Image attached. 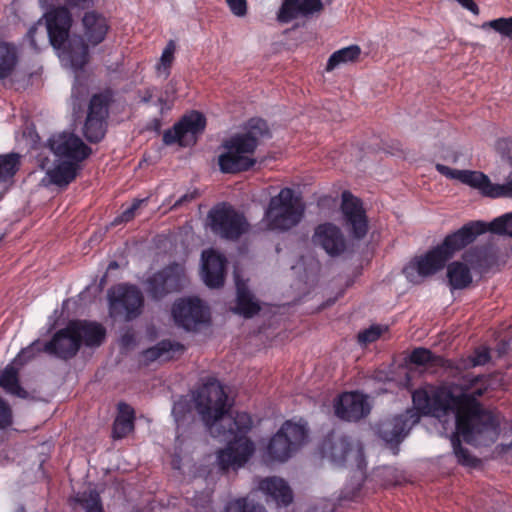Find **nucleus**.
I'll return each instance as SVG.
<instances>
[{
    "label": "nucleus",
    "instance_id": "obj_18",
    "mask_svg": "<svg viewBox=\"0 0 512 512\" xmlns=\"http://www.w3.org/2000/svg\"><path fill=\"white\" fill-rule=\"evenodd\" d=\"M202 277L209 288L223 286L226 274V258L219 252L211 249L202 252Z\"/></svg>",
    "mask_w": 512,
    "mask_h": 512
},
{
    "label": "nucleus",
    "instance_id": "obj_20",
    "mask_svg": "<svg viewBox=\"0 0 512 512\" xmlns=\"http://www.w3.org/2000/svg\"><path fill=\"white\" fill-rule=\"evenodd\" d=\"M463 229L468 230V239L470 244L476 240V238L488 231L497 235H507L512 237V212L503 214L490 223H486L481 220L470 221L464 224Z\"/></svg>",
    "mask_w": 512,
    "mask_h": 512
},
{
    "label": "nucleus",
    "instance_id": "obj_38",
    "mask_svg": "<svg viewBox=\"0 0 512 512\" xmlns=\"http://www.w3.org/2000/svg\"><path fill=\"white\" fill-rule=\"evenodd\" d=\"M20 158V155L14 152L0 154V181L14 177L20 167Z\"/></svg>",
    "mask_w": 512,
    "mask_h": 512
},
{
    "label": "nucleus",
    "instance_id": "obj_26",
    "mask_svg": "<svg viewBox=\"0 0 512 512\" xmlns=\"http://www.w3.org/2000/svg\"><path fill=\"white\" fill-rule=\"evenodd\" d=\"M135 428V410L125 403L119 402L117 405V416L112 427L113 439H123L127 437Z\"/></svg>",
    "mask_w": 512,
    "mask_h": 512
},
{
    "label": "nucleus",
    "instance_id": "obj_53",
    "mask_svg": "<svg viewBox=\"0 0 512 512\" xmlns=\"http://www.w3.org/2000/svg\"><path fill=\"white\" fill-rule=\"evenodd\" d=\"M154 96V88H147L143 92V96L141 97L142 103H149Z\"/></svg>",
    "mask_w": 512,
    "mask_h": 512
},
{
    "label": "nucleus",
    "instance_id": "obj_13",
    "mask_svg": "<svg viewBox=\"0 0 512 512\" xmlns=\"http://www.w3.org/2000/svg\"><path fill=\"white\" fill-rule=\"evenodd\" d=\"M172 316L176 325L187 331H195L210 320L209 312L197 297L177 300L172 307Z\"/></svg>",
    "mask_w": 512,
    "mask_h": 512
},
{
    "label": "nucleus",
    "instance_id": "obj_43",
    "mask_svg": "<svg viewBox=\"0 0 512 512\" xmlns=\"http://www.w3.org/2000/svg\"><path fill=\"white\" fill-rule=\"evenodd\" d=\"M492 28L496 32L500 33L502 36H505L512 40V17L509 18H497L483 24V28Z\"/></svg>",
    "mask_w": 512,
    "mask_h": 512
},
{
    "label": "nucleus",
    "instance_id": "obj_10",
    "mask_svg": "<svg viewBox=\"0 0 512 512\" xmlns=\"http://www.w3.org/2000/svg\"><path fill=\"white\" fill-rule=\"evenodd\" d=\"M340 211L349 235L355 240L364 239L369 231V220L362 200L345 190L341 194Z\"/></svg>",
    "mask_w": 512,
    "mask_h": 512
},
{
    "label": "nucleus",
    "instance_id": "obj_41",
    "mask_svg": "<svg viewBox=\"0 0 512 512\" xmlns=\"http://www.w3.org/2000/svg\"><path fill=\"white\" fill-rule=\"evenodd\" d=\"M44 343L40 340H35L26 348H23L15 358V362L19 365H24L34 359L38 354L45 352L43 349Z\"/></svg>",
    "mask_w": 512,
    "mask_h": 512
},
{
    "label": "nucleus",
    "instance_id": "obj_33",
    "mask_svg": "<svg viewBox=\"0 0 512 512\" xmlns=\"http://www.w3.org/2000/svg\"><path fill=\"white\" fill-rule=\"evenodd\" d=\"M361 49L358 45H350L331 54L327 61L326 70L332 71L341 64L354 63L358 60Z\"/></svg>",
    "mask_w": 512,
    "mask_h": 512
},
{
    "label": "nucleus",
    "instance_id": "obj_47",
    "mask_svg": "<svg viewBox=\"0 0 512 512\" xmlns=\"http://www.w3.org/2000/svg\"><path fill=\"white\" fill-rule=\"evenodd\" d=\"M491 359L489 349L487 348H478L473 354L469 357V362L471 367H476L480 365H485Z\"/></svg>",
    "mask_w": 512,
    "mask_h": 512
},
{
    "label": "nucleus",
    "instance_id": "obj_17",
    "mask_svg": "<svg viewBox=\"0 0 512 512\" xmlns=\"http://www.w3.org/2000/svg\"><path fill=\"white\" fill-rule=\"evenodd\" d=\"M313 242L332 257L343 254L347 247L342 231L333 223L318 225L313 235Z\"/></svg>",
    "mask_w": 512,
    "mask_h": 512
},
{
    "label": "nucleus",
    "instance_id": "obj_44",
    "mask_svg": "<svg viewBox=\"0 0 512 512\" xmlns=\"http://www.w3.org/2000/svg\"><path fill=\"white\" fill-rule=\"evenodd\" d=\"M386 329L387 328H383L381 325H372L358 333V343L365 346L373 343L381 337Z\"/></svg>",
    "mask_w": 512,
    "mask_h": 512
},
{
    "label": "nucleus",
    "instance_id": "obj_9",
    "mask_svg": "<svg viewBox=\"0 0 512 512\" xmlns=\"http://www.w3.org/2000/svg\"><path fill=\"white\" fill-rule=\"evenodd\" d=\"M207 218L211 231L228 240L239 239L246 232L248 226L245 217L227 203L213 207Z\"/></svg>",
    "mask_w": 512,
    "mask_h": 512
},
{
    "label": "nucleus",
    "instance_id": "obj_22",
    "mask_svg": "<svg viewBox=\"0 0 512 512\" xmlns=\"http://www.w3.org/2000/svg\"><path fill=\"white\" fill-rule=\"evenodd\" d=\"M236 299L235 306L231 309L234 314L250 319L257 315L261 306L254 294L250 291L247 281L239 275H235Z\"/></svg>",
    "mask_w": 512,
    "mask_h": 512
},
{
    "label": "nucleus",
    "instance_id": "obj_31",
    "mask_svg": "<svg viewBox=\"0 0 512 512\" xmlns=\"http://www.w3.org/2000/svg\"><path fill=\"white\" fill-rule=\"evenodd\" d=\"M0 387L13 396L25 399L28 392L20 385L18 369L8 365L0 374Z\"/></svg>",
    "mask_w": 512,
    "mask_h": 512
},
{
    "label": "nucleus",
    "instance_id": "obj_52",
    "mask_svg": "<svg viewBox=\"0 0 512 512\" xmlns=\"http://www.w3.org/2000/svg\"><path fill=\"white\" fill-rule=\"evenodd\" d=\"M134 342V335L126 332L121 336V345L124 347L130 346Z\"/></svg>",
    "mask_w": 512,
    "mask_h": 512
},
{
    "label": "nucleus",
    "instance_id": "obj_16",
    "mask_svg": "<svg viewBox=\"0 0 512 512\" xmlns=\"http://www.w3.org/2000/svg\"><path fill=\"white\" fill-rule=\"evenodd\" d=\"M45 353L63 360L73 358L80 350V343L76 338L70 323L65 328L58 330L50 341L44 343Z\"/></svg>",
    "mask_w": 512,
    "mask_h": 512
},
{
    "label": "nucleus",
    "instance_id": "obj_28",
    "mask_svg": "<svg viewBox=\"0 0 512 512\" xmlns=\"http://www.w3.org/2000/svg\"><path fill=\"white\" fill-rule=\"evenodd\" d=\"M115 91L108 87L91 96L87 116L106 119L109 116V107L114 102Z\"/></svg>",
    "mask_w": 512,
    "mask_h": 512
},
{
    "label": "nucleus",
    "instance_id": "obj_49",
    "mask_svg": "<svg viewBox=\"0 0 512 512\" xmlns=\"http://www.w3.org/2000/svg\"><path fill=\"white\" fill-rule=\"evenodd\" d=\"M199 196H200V194L197 189L188 191L187 193L182 195L178 200L175 201V203L172 206V209H177L179 207L185 206L188 203H191L192 201L197 199Z\"/></svg>",
    "mask_w": 512,
    "mask_h": 512
},
{
    "label": "nucleus",
    "instance_id": "obj_8",
    "mask_svg": "<svg viewBox=\"0 0 512 512\" xmlns=\"http://www.w3.org/2000/svg\"><path fill=\"white\" fill-rule=\"evenodd\" d=\"M108 296L109 314L112 318L131 321L141 314L144 297L137 286L120 284Z\"/></svg>",
    "mask_w": 512,
    "mask_h": 512
},
{
    "label": "nucleus",
    "instance_id": "obj_35",
    "mask_svg": "<svg viewBox=\"0 0 512 512\" xmlns=\"http://www.w3.org/2000/svg\"><path fill=\"white\" fill-rule=\"evenodd\" d=\"M460 436L464 438L463 434L460 433L457 428L456 432L451 436V445L458 464L465 467H476L479 464V459L473 456L467 448L462 446Z\"/></svg>",
    "mask_w": 512,
    "mask_h": 512
},
{
    "label": "nucleus",
    "instance_id": "obj_15",
    "mask_svg": "<svg viewBox=\"0 0 512 512\" xmlns=\"http://www.w3.org/2000/svg\"><path fill=\"white\" fill-rule=\"evenodd\" d=\"M335 416L345 422H358L371 412L366 395L359 391L343 392L333 403Z\"/></svg>",
    "mask_w": 512,
    "mask_h": 512
},
{
    "label": "nucleus",
    "instance_id": "obj_6",
    "mask_svg": "<svg viewBox=\"0 0 512 512\" xmlns=\"http://www.w3.org/2000/svg\"><path fill=\"white\" fill-rule=\"evenodd\" d=\"M308 428L306 424L285 421L280 429L270 438L265 458L269 462H285L306 442Z\"/></svg>",
    "mask_w": 512,
    "mask_h": 512
},
{
    "label": "nucleus",
    "instance_id": "obj_55",
    "mask_svg": "<svg viewBox=\"0 0 512 512\" xmlns=\"http://www.w3.org/2000/svg\"><path fill=\"white\" fill-rule=\"evenodd\" d=\"M157 105L161 106V108L164 107V105L166 104V99H164L163 97H159L157 99V102H156ZM163 109H161L162 111Z\"/></svg>",
    "mask_w": 512,
    "mask_h": 512
},
{
    "label": "nucleus",
    "instance_id": "obj_54",
    "mask_svg": "<svg viewBox=\"0 0 512 512\" xmlns=\"http://www.w3.org/2000/svg\"><path fill=\"white\" fill-rule=\"evenodd\" d=\"M161 127V120L158 118H154L150 123V129H153L155 131H158Z\"/></svg>",
    "mask_w": 512,
    "mask_h": 512
},
{
    "label": "nucleus",
    "instance_id": "obj_14",
    "mask_svg": "<svg viewBox=\"0 0 512 512\" xmlns=\"http://www.w3.org/2000/svg\"><path fill=\"white\" fill-rule=\"evenodd\" d=\"M48 147L56 157L77 163H81L92 153L91 148L71 132L52 135L48 139Z\"/></svg>",
    "mask_w": 512,
    "mask_h": 512
},
{
    "label": "nucleus",
    "instance_id": "obj_45",
    "mask_svg": "<svg viewBox=\"0 0 512 512\" xmlns=\"http://www.w3.org/2000/svg\"><path fill=\"white\" fill-rule=\"evenodd\" d=\"M146 201L147 199H135L128 208H126L118 217L115 218L114 224L127 223L131 221L135 217L136 211Z\"/></svg>",
    "mask_w": 512,
    "mask_h": 512
},
{
    "label": "nucleus",
    "instance_id": "obj_5",
    "mask_svg": "<svg viewBox=\"0 0 512 512\" xmlns=\"http://www.w3.org/2000/svg\"><path fill=\"white\" fill-rule=\"evenodd\" d=\"M470 244L468 230L461 227L448 234L441 244L432 248L424 255L415 257L404 268L403 274L408 281L418 283L419 278L434 275L440 271L454 254Z\"/></svg>",
    "mask_w": 512,
    "mask_h": 512
},
{
    "label": "nucleus",
    "instance_id": "obj_51",
    "mask_svg": "<svg viewBox=\"0 0 512 512\" xmlns=\"http://www.w3.org/2000/svg\"><path fill=\"white\" fill-rule=\"evenodd\" d=\"M36 32H37V27L36 26H32L29 28L28 32H27V38L29 39L30 41V45L34 48V49H37V44H36V41H35V35H36Z\"/></svg>",
    "mask_w": 512,
    "mask_h": 512
},
{
    "label": "nucleus",
    "instance_id": "obj_25",
    "mask_svg": "<svg viewBox=\"0 0 512 512\" xmlns=\"http://www.w3.org/2000/svg\"><path fill=\"white\" fill-rule=\"evenodd\" d=\"M259 489L263 491L277 506H288L293 501V493L282 478L273 476L260 481Z\"/></svg>",
    "mask_w": 512,
    "mask_h": 512
},
{
    "label": "nucleus",
    "instance_id": "obj_36",
    "mask_svg": "<svg viewBox=\"0 0 512 512\" xmlns=\"http://www.w3.org/2000/svg\"><path fill=\"white\" fill-rule=\"evenodd\" d=\"M408 359L411 364L417 366H442L444 364L442 356L435 355L424 347L413 349Z\"/></svg>",
    "mask_w": 512,
    "mask_h": 512
},
{
    "label": "nucleus",
    "instance_id": "obj_7",
    "mask_svg": "<svg viewBox=\"0 0 512 512\" xmlns=\"http://www.w3.org/2000/svg\"><path fill=\"white\" fill-rule=\"evenodd\" d=\"M303 216V208L293 189L282 188L272 197L265 211V219L271 230L285 231L296 226Z\"/></svg>",
    "mask_w": 512,
    "mask_h": 512
},
{
    "label": "nucleus",
    "instance_id": "obj_48",
    "mask_svg": "<svg viewBox=\"0 0 512 512\" xmlns=\"http://www.w3.org/2000/svg\"><path fill=\"white\" fill-rule=\"evenodd\" d=\"M231 13L237 17H243L247 14L246 0H226Z\"/></svg>",
    "mask_w": 512,
    "mask_h": 512
},
{
    "label": "nucleus",
    "instance_id": "obj_19",
    "mask_svg": "<svg viewBox=\"0 0 512 512\" xmlns=\"http://www.w3.org/2000/svg\"><path fill=\"white\" fill-rule=\"evenodd\" d=\"M497 248L491 244L477 245L466 250L462 259L480 274L490 271L498 263Z\"/></svg>",
    "mask_w": 512,
    "mask_h": 512
},
{
    "label": "nucleus",
    "instance_id": "obj_58",
    "mask_svg": "<svg viewBox=\"0 0 512 512\" xmlns=\"http://www.w3.org/2000/svg\"><path fill=\"white\" fill-rule=\"evenodd\" d=\"M342 499H348L347 496H344V497H341L340 500ZM349 499H352V497H350Z\"/></svg>",
    "mask_w": 512,
    "mask_h": 512
},
{
    "label": "nucleus",
    "instance_id": "obj_57",
    "mask_svg": "<svg viewBox=\"0 0 512 512\" xmlns=\"http://www.w3.org/2000/svg\"><path fill=\"white\" fill-rule=\"evenodd\" d=\"M16 512H26V509H25V507H24L23 505H20V506L17 508Z\"/></svg>",
    "mask_w": 512,
    "mask_h": 512
},
{
    "label": "nucleus",
    "instance_id": "obj_32",
    "mask_svg": "<svg viewBox=\"0 0 512 512\" xmlns=\"http://www.w3.org/2000/svg\"><path fill=\"white\" fill-rule=\"evenodd\" d=\"M18 63V51L13 43L0 41V80L12 75Z\"/></svg>",
    "mask_w": 512,
    "mask_h": 512
},
{
    "label": "nucleus",
    "instance_id": "obj_29",
    "mask_svg": "<svg viewBox=\"0 0 512 512\" xmlns=\"http://www.w3.org/2000/svg\"><path fill=\"white\" fill-rule=\"evenodd\" d=\"M471 267L466 262L454 261L447 266V278L451 290H462L472 283Z\"/></svg>",
    "mask_w": 512,
    "mask_h": 512
},
{
    "label": "nucleus",
    "instance_id": "obj_40",
    "mask_svg": "<svg viewBox=\"0 0 512 512\" xmlns=\"http://www.w3.org/2000/svg\"><path fill=\"white\" fill-rule=\"evenodd\" d=\"M176 51V44L173 40H170L165 46L160 61L156 68L159 72H163L166 77L170 75V69L174 61V54Z\"/></svg>",
    "mask_w": 512,
    "mask_h": 512
},
{
    "label": "nucleus",
    "instance_id": "obj_2",
    "mask_svg": "<svg viewBox=\"0 0 512 512\" xmlns=\"http://www.w3.org/2000/svg\"><path fill=\"white\" fill-rule=\"evenodd\" d=\"M193 404L211 436L227 443L217 454L219 468L226 472L244 466L255 452L254 442L247 436L253 426L251 416L236 412L235 416L224 418L231 405L224 387L214 377L207 378L191 398L181 396L174 402L172 415L176 422L192 411Z\"/></svg>",
    "mask_w": 512,
    "mask_h": 512
},
{
    "label": "nucleus",
    "instance_id": "obj_23",
    "mask_svg": "<svg viewBox=\"0 0 512 512\" xmlns=\"http://www.w3.org/2000/svg\"><path fill=\"white\" fill-rule=\"evenodd\" d=\"M69 323L80 343V347L82 344L87 347H98L103 343L106 330L101 324L85 320H73Z\"/></svg>",
    "mask_w": 512,
    "mask_h": 512
},
{
    "label": "nucleus",
    "instance_id": "obj_34",
    "mask_svg": "<svg viewBox=\"0 0 512 512\" xmlns=\"http://www.w3.org/2000/svg\"><path fill=\"white\" fill-rule=\"evenodd\" d=\"M107 131V120L97 117H86L83 135L90 143H99Z\"/></svg>",
    "mask_w": 512,
    "mask_h": 512
},
{
    "label": "nucleus",
    "instance_id": "obj_12",
    "mask_svg": "<svg viewBox=\"0 0 512 512\" xmlns=\"http://www.w3.org/2000/svg\"><path fill=\"white\" fill-rule=\"evenodd\" d=\"M205 127L204 115L198 111H192L164 132L163 142L166 145L178 143L180 146L195 144L197 136L205 130Z\"/></svg>",
    "mask_w": 512,
    "mask_h": 512
},
{
    "label": "nucleus",
    "instance_id": "obj_56",
    "mask_svg": "<svg viewBox=\"0 0 512 512\" xmlns=\"http://www.w3.org/2000/svg\"><path fill=\"white\" fill-rule=\"evenodd\" d=\"M118 268V263L116 261H112L108 265V269H116Z\"/></svg>",
    "mask_w": 512,
    "mask_h": 512
},
{
    "label": "nucleus",
    "instance_id": "obj_3",
    "mask_svg": "<svg viewBox=\"0 0 512 512\" xmlns=\"http://www.w3.org/2000/svg\"><path fill=\"white\" fill-rule=\"evenodd\" d=\"M268 124L261 118L247 121L244 131L226 139L222 146L226 150L218 156V165L222 173L237 174L250 170L255 164L254 153L260 140L270 138Z\"/></svg>",
    "mask_w": 512,
    "mask_h": 512
},
{
    "label": "nucleus",
    "instance_id": "obj_39",
    "mask_svg": "<svg viewBox=\"0 0 512 512\" xmlns=\"http://www.w3.org/2000/svg\"><path fill=\"white\" fill-rule=\"evenodd\" d=\"M352 450V443L347 436H341L330 446L331 460L337 465H343Z\"/></svg>",
    "mask_w": 512,
    "mask_h": 512
},
{
    "label": "nucleus",
    "instance_id": "obj_46",
    "mask_svg": "<svg viewBox=\"0 0 512 512\" xmlns=\"http://www.w3.org/2000/svg\"><path fill=\"white\" fill-rule=\"evenodd\" d=\"M13 423L12 409L0 396V429H6Z\"/></svg>",
    "mask_w": 512,
    "mask_h": 512
},
{
    "label": "nucleus",
    "instance_id": "obj_42",
    "mask_svg": "<svg viewBox=\"0 0 512 512\" xmlns=\"http://www.w3.org/2000/svg\"><path fill=\"white\" fill-rule=\"evenodd\" d=\"M225 512H266L261 505L249 504L246 498H239L226 505Z\"/></svg>",
    "mask_w": 512,
    "mask_h": 512
},
{
    "label": "nucleus",
    "instance_id": "obj_1",
    "mask_svg": "<svg viewBox=\"0 0 512 512\" xmlns=\"http://www.w3.org/2000/svg\"><path fill=\"white\" fill-rule=\"evenodd\" d=\"M458 385L459 395L446 387L416 389L412 393L413 408L381 420L376 427L378 437L397 453L400 443L419 423L421 416L439 418L454 413L455 424L465 442L472 445L495 442L499 435V421L478 400L488 390V377L467 373Z\"/></svg>",
    "mask_w": 512,
    "mask_h": 512
},
{
    "label": "nucleus",
    "instance_id": "obj_11",
    "mask_svg": "<svg viewBox=\"0 0 512 512\" xmlns=\"http://www.w3.org/2000/svg\"><path fill=\"white\" fill-rule=\"evenodd\" d=\"M183 269L173 263L154 273L145 281V291L154 301L163 299L166 295L178 292L182 288Z\"/></svg>",
    "mask_w": 512,
    "mask_h": 512
},
{
    "label": "nucleus",
    "instance_id": "obj_27",
    "mask_svg": "<svg viewBox=\"0 0 512 512\" xmlns=\"http://www.w3.org/2000/svg\"><path fill=\"white\" fill-rule=\"evenodd\" d=\"M79 169V163L62 160L51 169H48L46 174L51 184L60 188H66L76 179Z\"/></svg>",
    "mask_w": 512,
    "mask_h": 512
},
{
    "label": "nucleus",
    "instance_id": "obj_24",
    "mask_svg": "<svg viewBox=\"0 0 512 512\" xmlns=\"http://www.w3.org/2000/svg\"><path fill=\"white\" fill-rule=\"evenodd\" d=\"M82 24L84 35L91 45L96 46L104 41L109 24L102 14L95 11L86 12L82 18Z\"/></svg>",
    "mask_w": 512,
    "mask_h": 512
},
{
    "label": "nucleus",
    "instance_id": "obj_37",
    "mask_svg": "<svg viewBox=\"0 0 512 512\" xmlns=\"http://www.w3.org/2000/svg\"><path fill=\"white\" fill-rule=\"evenodd\" d=\"M74 501L79 504L85 512H104L100 494L96 490L79 492Z\"/></svg>",
    "mask_w": 512,
    "mask_h": 512
},
{
    "label": "nucleus",
    "instance_id": "obj_30",
    "mask_svg": "<svg viewBox=\"0 0 512 512\" xmlns=\"http://www.w3.org/2000/svg\"><path fill=\"white\" fill-rule=\"evenodd\" d=\"M185 347L179 342L171 340H162L155 346L150 347L143 351V357L147 362H154L163 358L164 360H171L176 353H183Z\"/></svg>",
    "mask_w": 512,
    "mask_h": 512
},
{
    "label": "nucleus",
    "instance_id": "obj_50",
    "mask_svg": "<svg viewBox=\"0 0 512 512\" xmlns=\"http://www.w3.org/2000/svg\"><path fill=\"white\" fill-rule=\"evenodd\" d=\"M95 0H65V6L67 9H78L86 10L93 7Z\"/></svg>",
    "mask_w": 512,
    "mask_h": 512
},
{
    "label": "nucleus",
    "instance_id": "obj_21",
    "mask_svg": "<svg viewBox=\"0 0 512 512\" xmlns=\"http://www.w3.org/2000/svg\"><path fill=\"white\" fill-rule=\"evenodd\" d=\"M323 9L321 0H284L277 13L279 23L287 24L298 17H308Z\"/></svg>",
    "mask_w": 512,
    "mask_h": 512
},
{
    "label": "nucleus",
    "instance_id": "obj_4",
    "mask_svg": "<svg viewBox=\"0 0 512 512\" xmlns=\"http://www.w3.org/2000/svg\"><path fill=\"white\" fill-rule=\"evenodd\" d=\"M47 34L51 46L66 58L78 71L89 61V49L81 36H70L72 15L67 7L60 6L45 14Z\"/></svg>",
    "mask_w": 512,
    "mask_h": 512
}]
</instances>
